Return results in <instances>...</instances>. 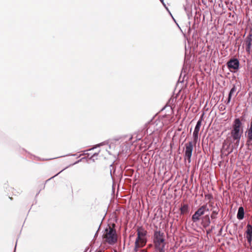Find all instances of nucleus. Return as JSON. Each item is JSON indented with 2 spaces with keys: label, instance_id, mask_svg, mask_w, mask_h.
<instances>
[{
  "label": "nucleus",
  "instance_id": "f257e3e1",
  "mask_svg": "<svg viewBox=\"0 0 252 252\" xmlns=\"http://www.w3.org/2000/svg\"><path fill=\"white\" fill-rule=\"evenodd\" d=\"M232 127L230 134L234 142L233 144L231 145L230 143L228 144L225 141L222 143L221 152L225 155L231 153L234 149L238 148L243 132V124L239 118H236L234 119Z\"/></svg>",
  "mask_w": 252,
  "mask_h": 252
},
{
  "label": "nucleus",
  "instance_id": "f03ea898",
  "mask_svg": "<svg viewBox=\"0 0 252 252\" xmlns=\"http://www.w3.org/2000/svg\"><path fill=\"white\" fill-rule=\"evenodd\" d=\"M152 238L156 250L165 252L166 242L164 233L160 230H155Z\"/></svg>",
  "mask_w": 252,
  "mask_h": 252
},
{
  "label": "nucleus",
  "instance_id": "7ed1b4c3",
  "mask_svg": "<svg viewBox=\"0 0 252 252\" xmlns=\"http://www.w3.org/2000/svg\"><path fill=\"white\" fill-rule=\"evenodd\" d=\"M106 241L110 245H113L117 241L116 231L115 228L109 226L105 229Z\"/></svg>",
  "mask_w": 252,
  "mask_h": 252
},
{
  "label": "nucleus",
  "instance_id": "20e7f679",
  "mask_svg": "<svg viewBox=\"0 0 252 252\" xmlns=\"http://www.w3.org/2000/svg\"><path fill=\"white\" fill-rule=\"evenodd\" d=\"M209 209L207 207V204H204L200 207L191 217L192 221L195 223L198 222L206 212H209Z\"/></svg>",
  "mask_w": 252,
  "mask_h": 252
},
{
  "label": "nucleus",
  "instance_id": "39448f33",
  "mask_svg": "<svg viewBox=\"0 0 252 252\" xmlns=\"http://www.w3.org/2000/svg\"><path fill=\"white\" fill-rule=\"evenodd\" d=\"M227 68L232 73H236L240 68V62L236 58H232L226 63Z\"/></svg>",
  "mask_w": 252,
  "mask_h": 252
},
{
  "label": "nucleus",
  "instance_id": "423d86ee",
  "mask_svg": "<svg viewBox=\"0 0 252 252\" xmlns=\"http://www.w3.org/2000/svg\"><path fill=\"white\" fill-rule=\"evenodd\" d=\"M194 144L192 141L185 144V152L184 154L185 160H188L189 163L191 162Z\"/></svg>",
  "mask_w": 252,
  "mask_h": 252
},
{
  "label": "nucleus",
  "instance_id": "0eeeda50",
  "mask_svg": "<svg viewBox=\"0 0 252 252\" xmlns=\"http://www.w3.org/2000/svg\"><path fill=\"white\" fill-rule=\"evenodd\" d=\"M159 122V121H158ZM158 125V121L150 122L147 124H146L143 127V129L145 130L146 133L149 135H152L156 130H158V128L157 127Z\"/></svg>",
  "mask_w": 252,
  "mask_h": 252
},
{
  "label": "nucleus",
  "instance_id": "6e6552de",
  "mask_svg": "<svg viewBox=\"0 0 252 252\" xmlns=\"http://www.w3.org/2000/svg\"><path fill=\"white\" fill-rule=\"evenodd\" d=\"M137 237L136 239H138V241H140L141 243L145 245L146 243V240L143 237L147 234V231L142 226H138L137 229Z\"/></svg>",
  "mask_w": 252,
  "mask_h": 252
},
{
  "label": "nucleus",
  "instance_id": "1a4fd4ad",
  "mask_svg": "<svg viewBox=\"0 0 252 252\" xmlns=\"http://www.w3.org/2000/svg\"><path fill=\"white\" fill-rule=\"evenodd\" d=\"M238 87H239L240 88V83H236L233 84L232 85V87L231 88V89H230V90L228 93V97H227V99L225 101V103L226 104H228L230 103L231 98H232V96L233 94L236 92ZM240 91V88L236 93L235 96H236L238 94Z\"/></svg>",
  "mask_w": 252,
  "mask_h": 252
},
{
  "label": "nucleus",
  "instance_id": "9d476101",
  "mask_svg": "<svg viewBox=\"0 0 252 252\" xmlns=\"http://www.w3.org/2000/svg\"><path fill=\"white\" fill-rule=\"evenodd\" d=\"M246 45V51L247 53H250L252 48V33H249L244 40Z\"/></svg>",
  "mask_w": 252,
  "mask_h": 252
},
{
  "label": "nucleus",
  "instance_id": "9b49d317",
  "mask_svg": "<svg viewBox=\"0 0 252 252\" xmlns=\"http://www.w3.org/2000/svg\"><path fill=\"white\" fill-rule=\"evenodd\" d=\"M200 220H201V224L204 228H207L211 223V220L209 214L202 217Z\"/></svg>",
  "mask_w": 252,
  "mask_h": 252
},
{
  "label": "nucleus",
  "instance_id": "f8f14e48",
  "mask_svg": "<svg viewBox=\"0 0 252 252\" xmlns=\"http://www.w3.org/2000/svg\"><path fill=\"white\" fill-rule=\"evenodd\" d=\"M244 209L243 207H240L238 208L237 218L239 220H242L244 218Z\"/></svg>",
  "mask_w": 252,
  "mask_h": 252
},
{
  "label": "nucleus",
  "instance_id": "ddd939ff",
  "mask_svg": "<svg viewBox=\"0 0 252 252\" xmlns=\"http://www.w3.org/2000/svg\"><path fill=\"white\" fill-rule=\"evenodd\" d=\"M204 115V113H203L201 114L199 120L197 121V122L196 124V126H195L194 129V130H196V131L200 130V127L201 126L202 121H203V119Z\"/></svg>",
  "mask_w": 252,
  "mask_h": 252
},
{
  "label": "nucleus",
  "instance_id": "4468645a",
  "mask_svg": "<svg viewBox=\"0 0 252 252\" xmlns=\"http://www.w3.org/2000/svg\"><path fill=\"white\" fill-rule=\"evenodd\" d=\"M181 214L184 215L187 213L189 211V206L187 204H184L180 208Z\"/></svg>",
  "mask_w": 252,
  "mask_h": 252
},
{
  "label": "nucleus",
  "instance_id": "2eb2a0df",
  "mask_svg": "<svg viewBox=\"0 0 252 252\" xmlns=\"http://www.w3.org/2000/svg\"><path fill=\"white\" fill-rule=\"evenodd\" d=\"M220 206L219 203H216L215 206L210 208L211 213L215 214H219L220 211L219 206Z\"/></svg>",
  "mask_w": 252,
  "mask_h": 252
},
{
  "label": "nucleus",
  "instance_id": "dca6fc26",
  "mask_svg": "<svg viewBox=\"0 0 252 252\" xmlns=\"http://www.w3.org/2000/svg\"><path fill=\"white\" fill-rule=\"evenodd\" d=\"M146 134V131L143 129L139 130L137 132V134L136 136V140H140L143 137L144 135Z\"/></svg>",
  "mask_w": 252,
  "mask_h": 252
},
{
  "label": "nucleus",
  "instance_id": "f3484780",
  "mask_svg": "<svg viewBox=\"0 0 252 252\" xmlns=\"http://www.w3.org/2000/svg\"><path fill=\"white\" fill-rule=\"evenodd\" d=\"M199 131L194 130L193 132V143L194 145L196 144V143L198 139V134Z\"/></svg>",
  "mask_w": 252,
  "mask_h": 252
},
{
  "label": "nucleus",
  "instance_id": "a211bd4d",
  "mask_svg": "<svg viewBox=\"0 0 252 252\" xmlns=\"http://www.w3.org/2000/svg\"><path fill=\"white\" fill-rule=\"evenodd\" d=\"M143 245H140L139 244V242L138 241V239L135 240V244H134V252H137L138 251V249L139 248L141 247H143Z\"/></svg>",
  "mask_w": 252,
  "mask_h": 252
},
{
  "label": "nucleus",
  "instance_id": "6ab92c4d",
  "mask_svg": "<svg viewBox=\"0 0 252 252\" xmlns=\"http://www.w3.org/2000/svg\"><path fill=\"white\" fill-rule=\"evenodd\" d=\"M246 145H247L248 149L252 151V138L251 139L247 138Z\"/></svg>",
  "mask_w": 252,
  "mask_h": 252
},
{
  "label": "nucleus",
  "instance_id": "aec40b11",
  "mask_svg": "<svg viewBox=\"0 0 252 252\" xmlns=\"http://www.w3.org/2000/svg\"><path fill=\"white\" fill-rule=\"evenodd\" d=\"M247 229L246 230L247 235H252V226L250 224L247 225Z\"/></svg>",
  "mask_w": 252,
  "mask_h": 252
},
{
  "label": "nucleus",
  "instance_id": "412c9836",
  "mask_svg": "<svg viewBox=\"0 0 252 252\" xmlns=\"http://www.w3.org/2000/svg\"><path fill=\"white\" fill-rule=\"evenodd\" d=\"M218 214H215L211 213L210 216V219H211L212 220V222L214 223L216 221V219H217V215Z\"/></svg>",
  "mask_w": 252,
  "mask_h": 252
},
{
  "label": "nucleus",
  "instance_id": "4be33fe9",
  "mask_svg": "<svg viewBox=\"0 0 252 252\" xmlns=\"http://www.w3.org/2000/svg\"><path fill=\"white\" fill-rule=\"evenodd\" d=\"M247 133V138L251 139L252 138V129L248 128V130L246 131Z\"/></svg>",
  "mask_w": 252,
  "mask_h": 252
},
{
  "label": "nucleus",
  "instance_id": "5701e85b",
  "mask_svg": "<svg viewBox=\"0 0 252 252\" xmlns=\"http://www.w3.org/2000/svg\"><path fill=\"white\" fill-rule=\"evenodd\" d=\"M215 229V226L214 225H212L210 229L206 230L207 234L208 235V234L211 233L213 231V230H214Z\"/></svg>",
  "mask_w": 252,
  "mask_h": 252
},
{
  "label": "nucleus",
  "instance_id": "b1692460",
  "mask_svg": "<svg viewBox=\"0 0 252 252\" xmlns=\"http://www.w3.org/2000/svg\"><path fill=\"white\" fill-rule=\"evenodd\" d=\"M246 238L248 242L251 244L252 241V235H247Z\"/></svg>",
  "mask_w": 252,
  "mask_h": 252
},
{
  "label": "nucleus",
  "instance_id": "393cba45",
  "mask_svg": "<svg viewBox=\"0 0 252 252\" xmlns=\"http://www.w3.org/2000/svg\"><path fill=\"white\" fill-rule=\"evenodd\" d=\"M68 167H66L65 168H64V169H63V170H62L60 172H59V173H58L57 174H56V175H55L54 176H52V177H51L50 178H49V179H48L46 182H47V181H48L49 180L53 179V178H54L55 177L57 176V175H58L60 173H61L63 171L64 169H65L66 168H67Z\"/></svg>",
  "mask_w": 252,
  "mask_h": 252
},
{
  "label": "nucleus",
  "instance_id": "a878e982",
  "mask_svg": "<svg viewBox=\"0 0 252 252\" xmlns=\"http://www.w3.org/2000/svg\"><path fill=\"white\" fill-rule=\"evenodd\" d=\"M184 8L185 11L186 12L188 16H189V8L188 7L186 6H184Z\"/></svg>",
  "mask_w": 252,
  "mask_h": 252
},
{
  "label": "nucleus",
  "instance_id": "bb28decb",
  "mask_svg": "<svg viewBox=\"0 0 252 252\" xmlns=\"http://www.w3.org/2000/svg\"><path fill=\"white\" fill-rule=\"evenodd\" d=\"M160 1L161 2L162 5L164 6V7H165V8L166 9V10L167 11H169V9L168 8V7L166 6V4L165 3V2H164V0H160Z\"/></svg>",
  "mask_w": 252,
  "mask_h": 252
},
{
  "label": "nucleus",
  "instance_id": "cd10ccee",
  "mask_svg": "<svg viewBox=\"0 0 252 252\" xmlns=\"http://www.w3.org/2000/svg\"><path fill=\"white\" fill-rule=\"evenodd\" d=\"M222 229H223V226H221V227L220 228V229L218 233L217 234V236H220L221 235Z\"/></svg>",
  "mask_w": 252,
  "mask_h": 252
},
{
  "label": "nucleus",
  "instance_id": "c85d7f7f",
  "mask_svg": "<svg viewBox=\"0 0 252 252\" xmlns=\"http://www.w3.org/2000/svg\"><path fill=\"white\" fill-rule=\"evenodd\" d=\"M215 204L214 202H211L209 204V207L211 208H213V207H215Z\"/></svg>",
  "mask_w": 252,
  "mask_h": 252
},
{
  "label": "nucleus",
  "instance_id": "c756f323",
  "mask_svg": "<svg viewBox=\"0 0 252 252\" xmlns=\"http://www.w3.org/2000/svg\"><path fill=\"white\" fill-rule=\"evenodd\" d=\"M219 108H220V111H223L225 109V107L224 105H220Z\"/></svg>",
  "mask_w": 252,
  "mask_h": 252
},
{
  "label": "nucleus",
  "instance_id": "7c9ffc66",
  "mask_svg": "<svg viewBox=\"0 0 252 252\" xmlns=\"http://www.w3.org/2000/svg\"><path fill=\"white\" fill-rule=\"evenodd\" d=\"M206 197H207V198L210 200L213 199V196L211 194H208L207 195H206Z\"/></svg>",
  "mask_w": 252,
  "mask_h": 252
},
{
  "label": "nucleus",
  "instance_id": "2f4dec72",
  "mask_svg": "<svg viewBox=\"0 0 252 252\" xmlns=\"http://www.w3.org/2000/svg\"><path fill=\"white\" fill-rule=\"evenodd\" d=\"M81 161V159H80L75 161L74 163H72L71 164H70L68 166H70L71 165H74L75 164H77V163H79V162H80Z\"/></svg>",
  "mask_w": 252,
  "mask_h": 252
},
{
  "label": "nucleus",
  "instance_id": "473e14b6",
  "mask_svg": "<svg viewBox=\"0 0 252 252\" xmlns=\"http://www.w3.org/2000/svg\"><path fill=\"white\" fill-rule=\"evenodd\" d=\"M184 78H183L182 80H181V75L178 79V83H179V82L183 83L184 82Z\"/></svg>",
  "mask_w": 252,
  "mask_h": 252
},
{
  "label": "nucleus",
  "instance_id": "72a5a7b5",
  "mask_svg": "<svg viewBox=\"0 0 252 252\" xmlns=\"http://www.w3.org/2000/svg\"><path fill=\"white\" fill-rule=\"evenodd\" d=\"M113 163H112L110 164V168H113ZM110 174H111V176H112V169H111V168H110Z\"/></svg>",
  "mask_w": 252,
  "mask_h": 252
},
{
  "label": "nucleus",
  "instance_id": "f704fd0d",
  "mask_svg": "<svg viewBox=\"0 0 252 252\" xmlns=\"http://www.w3.org/2000/svg\"><path fill=\"white\" fill-rule=\"evenodd\" d=\"M98 155V153H94V154L91 157V158H94L95 156H97Z\"/></svg>",
  "mask_w": 252,
  "mask_h": 252
},
{
  "label": "nucleus",
  "instance_id": "c9c22d12",
  "mask_svg": "<svg viewBox=\"0 0 252 252\" xmlns=\"http://www.w3.org/2000/svg\"><path fill=\"white\" fill-rule=\"evenodd\" d=\"M99 228H100V226L98 227V230H97V231L96 232V233H95V235H94V237H95L97 236V233H98V230H99Z\"/></svg>",
  "mask_w": 252,
  "mask_h": 252
},
{
  "label": "nucleus",
  "instance_id": "e433bc0d",
  "mask_svg": "<svg viewBox=\"0 0 252 252\" xmlns=\"http://www.w3.org/2000/svg\"><path fill=\"white\" fill-rule=\"evenodd\" d=\"M249 128L252 129V121L251 122L250 126Z\"/></svg>",
  "mask_w": 252,
  "mask_h": 252
},
{
  "label": "nucleus",
  "instance_id": "4c0bfd02",
  "mask_svg": "<svg viewBox=\"0 0 252 252\" xmlns=\"http://www.w3.org/2000/svg\"><path fill=\"white\" fill-rule=\"evenodd\" d=\"M169 13V14H170V15L171 16V17L172 18V17H173L171 14V13L170 12V10H169V11H167Z\"/></svg>",
  "mask_w": 252,
  "mask_h": 252
},
{
  "label": "nucleus",
  "instance_id": "58836bf2",
  "mask_svg": "<svg viewBox=\"0 0 252 252\" xmlns=\"http://www.w3.org/2000/svg\"><path fill=\"white\" fill-rule=\"evenodd\" d=\"M176 24L177 26V27L179 28V29L180 30H181V29L180 27L179 26V25H178V24L177 22H176Z\"/></svg>",
  "mask_w": 252,
  "mask_h": 252
},
{
  "label": "nucleus",
  "instance_id": "ea45409f",
  "mask_svg": "<svg viewBox=\"0 0 252 252\" xmlns=\"http://www.w3.org/2000/svg\"><path fill=\"white\" fill-rule=\"evenodd\" d=\"M89 250V247H87L84 252H87L88 250Z\"/></svg>",
  "mask_w": 252,
  "mask_h": 252
},
{
  "label": "nucleus",
  "instance_id": "a19ab883",
  "mask_svg": "<svg viewBox=\"0 0 252 252\" xmlns=\"http://www.w3.org/2000/svg\"><path fill=\"white\" fill-rule=\"evenodd\" d=\"M172 18L173 19V21H174L175 22V23H176V22H176V20L174 18V17H172Z\"/></svg>",
  "mask_w": 252,
  "mask_h": 252
},
{
  "label": "nucleus",
  "instance_id": "79ce46f5",
  "mask_svg": "<svg viewBox=\"0 0 252 252\" xmlns=\"http://www.w3.org/2000/svg\"><path fill=\"white\" fill-rule=\"evenodd\" d=\"M190 30H191V29H190V27H189V32H190Z\"/></svg>",
  "mask_w": 252,
  "mask_h": 252
},
{
  "label": "nucleus",
  "instance_id": "37998d69",
  "mask_svg": "<svg viewBox=\"0 0 252 252\" xmlns=\"http://www.w3.org/2000/svg\"><path fill=\"white\" fill-rule=\"evenodd\" d=\"M220 224H218L217 225V227H219V226H220Z\"/></svg>",
  "mask_w": 252,
  "mask_h": 252
},
{
  "label": "nucleus",
  "instance_id": "c03bdc74",
  "mask_svg": "<svg viewBox=\"0 0 252 252\" xmlns=\"http://www.w3.org/2000/svg\"><path fill=\"white\" fill-rule=\"evenodd\" d=\"M16 245L15 246V247L14 248V249H15V250H14V251H15V250H16Z\"/></svg>",
  "mask_w": 252,
  "mask_h": 252
},
{
  "label": "nucleus",
  "instance_id": "a18cd8bd",
  "mask_svg": "<svg viewBox=\"0 0 252 252\" xmlns=\"http://www.w3.org/2000/svg\"><path fill=\"white\" fill-rule=\"evenodd\" d=\"M102 144L101 143H100L99 145H98V146H99L100 145H101Z\"/></svg>",
  "mask_w": 252,
  "mask_h": 252
},
{
  "label": "nucleus",
  "instance_id": "49530a36",
  "mask_svg": "<svg viewBox=\"0 0 252 252\" xmlns=\"http://www.w3.org/2000/svg\"><path fill=\"white\" fill-rule=\"evenodd\" d=\"M114 252H117L116 251H115Z\"/></svg>",
  "mask_w": 252,
  "mask_h": 252
}]
</instances>
